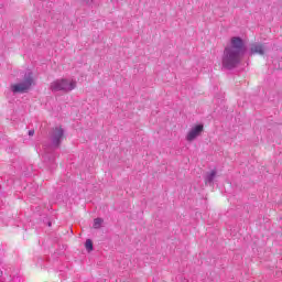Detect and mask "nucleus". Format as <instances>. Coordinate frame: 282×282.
I'll return each mask as SVG.
<instances>
[{
	"instance_id": "nucleus-3",
	"label": "nucleus",
	"mask_w": 282,
	"mask_h": 282,
	"mask_svg": "<svg viewBox=\"0 0 282 282\" xmlns=\"http://www.w3.org/2000/svg\"><path fill=\"white\" fill-rule=\"evenodd\" d=\"M75 87L76 80L67 78L55 79L50 84V89L53 91V94H56V91L67 94L69 91H74Z\"/></svg>"
},
{
	"instance_id": "nucleus-10",
	"label": "nucleus",
	"mask_w": 282,
	"mask_h": 282,
	"mask_svg": "<svg viewBox=\"0 0 282 282\" xmlns=\"http://www.w3.org/2000/svg\"><path fill=\"white\" fill-rule=\"evenodd\" d=\"M29 135H31V137L34 135V130H30Z\"/></svg>"
},
{
	"instance_id": "nucleus-9",
	"label": "nucleus",
	"mask_w": 282,
	"mask_h": 282,
	"mask_svg": "<svg viewBox=\"0 0 282 282\" xmlns=\"http://www.w3.org/2000/svg\"><path fill=\"white\" fill-rule=\"evenodd\" d=\"M85 247H86V250H88V252H91V250H94V242H91L90 239H87Z\"/></svg>"
},
{
	"instance_id": "nucleus-4",
	"label": "nucleus",
	"mask_w": 282,
	"mask_h": 282,
	"mask_svg": "<svg viewBox=\"0 0 282 282\" xmlns=\"http://www.w3.org/2000/svg\"><path fill=\"white\" fill-rule=\"evenodd\" d=\"M33 84L34 79L32 78V72H26L24 74L23 82L11 85V91L13 94H25V91H29Z\"/></svg>"
},
{
	"instance_id": "nucleus-7",
	"label": "nucleus",
	"mask_w": 282,
	"mask_h": 282,
	"mask_svg": "<svg viewBox=\"0 0 282 282\" xmlns=\"http://www.w3.org/2000/svg\"><path fill=\"white\" fill-rule=\"evenodd\" d=\"M215 177H217V170H212L205 176V184H213V182H215Z\"/></svg>"
},
{
	"instance_id": "nucleus-11",
	"label": "nucleus",
	"mask_w": 282,
	"mask_h": 282,
	"mask_svg": "<svg viewBox=\"0 0 282 282\" xmlns=\"http://www.w3.org/2000/svg\"><path fill=\"white\" fill-rule=\"evenodd\" d=\"M48 226H52V223H48Z\"/></svg>"
},
{
	"instance_id": "nucleus-2",
	"label": "nucleus",
	"mask_w": 282,
	"mask_h": 282,
	"mask_svg": "<svg viewBox=\"0 0 282 282\" xmlns=\"http://www.w3.org/2000/svg\"><path fill=\"white\" fill-rule=\"evenodd\" d=\"M65 134V131L61 127H56L53 129L51 134L52 145L45 147L44 145V153L43 159L47 160L48 162H54V149H58L61 147V141L63 140V135Z\"/></svg>"
},
{
	"instance_id": "nucleus-8",
	"label": "nucleus",
	"mask_w": 282,
	"mask_h": 282,
	"mask_svg": "<svg viewBox=\"0 0 282 282\" xmlns=\"http://www.w3.org/2000/svg\"><path fill=\"white\" fill-rule=\"evenodd\" d=\"M104 219L102 218H95L94 219V224H93V228H95L96 230H98V228L102 227L104 224Z\"/></svg>"
},
{
	"instance_id": "nucleus-6",
	"label": "nucleus",
	"mask_w": 282,
	"mask_h": 282,
	"mask_svg": "<svg viewBox=\"0 0 282 282\" xmlns=\"http://www.w3.org/2000/svg\"><path fill=\"white\" fill-rule=\"evenodd\" d=\"M265 52H268L265 44L253 43L250 45V54H259V56H263Z\"/></svg>"
},
{
	"instance_id": "nucleus-5",
	"label": "nucleus",
	"mask_w": 282,
	"mask_h": 282,
	"mask_svg": "<svg viewBox=\"0 0 282 282\" xmlns=\"http://www.w3.org/2000/svg\"><path fill=\"white\" fill-rule=\"evenodd\" d=\"M204 131V124H197L193 127L186 134L187 142H193V140H197L202 132Z\"/></svg>"
},
{
	"instance_id": "nucleus-1",
	"label": "nucleus",
	"mask_w": 282,
	"mask_h": 282,
	"mask_svg": "<svg viewBox=\"0 0 282 282\" xmlns=\"http://www.w3.org/2000/svg\"><path fill=\"white\" fill-rule=\"evenodd\" d=\"M245 54L246 42H243V39L232 36L223 53V67L225 69H235L241 63Z\"/></svg>"
}]
</instances>
